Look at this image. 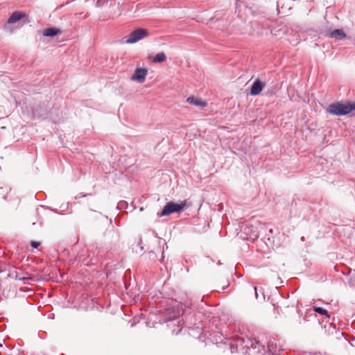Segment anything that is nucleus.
Here are the masks:
<instances>
[{"label": "nucleus", "instance_id": "obj_1", "mask_svg": "<svg viewBox=\"0 0 355 355\" xmlns=\"http://www.w3.org/2000/svg\"><path fill=\"white\" fill-rule=\"evenodd\" d=\"M354 110H355V101L336 102L330 104L327 108L328 113L338 116L349 114Z\"/></svg>", "mask_w": 355, "mask_h": 355}, {"label": "nucleus", "instance_id": "obj_2", "mask_svg": "<svg viewBox=\"0 0 355 355\" xmlns=\"http://www.w3.org/2000/svg\"><path fill=\"white\" fill-rule=\"evenodd\" d=\"M148 35V32L144 28H138L132 31L128 36L126 43L133 44Z\"/></svg>", "mask_w": 355, "mask_h": 355}, {"label": "nucleus", "instance_id": "obj_3", "mask_svg": "<svg viewBox=\"0 0 355 355\" xmlns=\"http://www.w3.org/2000/svg\"><path fill=\"white\" fill-rule=\"evenodd\" d=\"M186 202H182L180 204L174 203L173 202H168L163 208V210L160 214L161 216H168L173 212L179 211L185 207Z\"/></svg>", "mask_w": 355, "mask_h": 355}, {"label": "nucleus", "instance_id": "obj_4", "mask_svg": "<svg viewBox=\"0 0 355 355\" xmlns=\"http://www.w3.org/2000/svg\"><path fill=\"white\" fill-rule=\"evenodd\" d=\"M148 73V70L144 68H137L135 69L134 74L131 77V80L137 81L139 83H143Z\"/></svg>", "mask_w": 355, "mask_h": 355}, {"label": "nucleus", "instance_id": "obj_5", "mask_svg": "<svg viewBox=\"0 0 355 355\" xmlns=\"http://www.w3.org/2000/svg\"><path fill=\"white\" fill-rule=\"evenodd\" d=\"M26 16V14L22 12H19V11L14 12L10 15V17L8 18V22L4 26V29L9 31L10 32V28L9 24H14L17 21H19L22 18L25 17Z\"/></svg>", "mask_w": 355, "mask_h": 355}, {"label": "nucleus", "instance_id": "obj_6", "mask_svg": "<svg viewBox=\"0 0 355 355\" xmlns=\"http://www.w3.org/2000/svg\"><path fill=\"white\" fill-rule=\"evenodd\" d=\"M27 274H24L22 270L14 268L9 273L8 276L16 280H25L29 279Z\"/></svg>", "mask_w": 355, "mask_h": 355}, {"label": "nucleus", "instance_id": "obj_7", "mask_svg": "<svg viewBox=\"0 0 355 355\" xmlns=\"http://www.w3.org/2000/svg\"><path fill=\"white\" fill-rule=\"evenodd\" d=\"M265 84L261 83L259 79L256 80L250 89V94L252 96H257L261 93Z\"/></svg>", "mask_w": 355, "mask_h": 355}, {"label": "nucleus", "instance_id": "obj_8", "mask_svg": "<svg viewBox=\"0 0 355 355\" xmlns=\"http://www.w3.org/2000/svg\"><path fill=\"white\" fill-rule=\"evenodd\" d=\"M187 102L189 104H192L195 106H198L201 107H206L207 105V103L206 101H202L200 98H196L195 96H190L187 99Z\"/></svg>", "mask_w": 355, "mask_h": 355}, {"label": "nucleus", "instance_id": "obj_9", "mask_svg": "<svg viewBox=\"0 0 355 355\" xmlns=\"http://www.w3.org/2000/svg\"><path fill=\"white\" fill-rule=\"evenodd\" d=\"M329 37L336 38L338 40H343L346 37L345 33L341 29H337L330 33Z\"/></svg>", "mask_w": 355, "mask_h": 355}, {"label": "nucleus", "instance_id": "obj_10", "mask_svg": "<svg viewBox=\"0 0 355 355\" xmlns=\"http://www.w3.org/2000/svg\"><path fill=\"white\" fill-rule=\"evenodd\" d=\"M61 33V31L56 28H49L44 31V36L52 37Z\"/></svg>", "mask_w": 355, "mask_h": 355}, {"label": "nucleus", "instance_id": "obj_11", "mask_svg": "<svg viewBox=\"0 0 355 355\" xmlns=\"http://www.w3.org/2000/svg\"><path fill=\"white\" fill-rule=\"evenodd\" d=\"M166 59V56L164 53L157 54L153 59V62H162Z\"/></svg>", "mask_w": 355, "mask_h": 355}, {"label": "nucleus", "instance_id": "obj_12", "mask_svg": "<svg viewBox=\"0 0 355 355\" xmlns=\"http://www.w3.org/2000/svg\"><path fill=\"white\" fill-rule=\"evenodd\" d=\"M313 311H314L315 313H319V314H321V315H325V316H327V318H329V314H328V311H327L326 309H323V308H322V307L316 306H314L313 307Z\"/></svg>", "mask_w": 355, "mask_h": 355}, {"label": "nucleus", "instance_id": "obj_13", "mask_svg": "<svg viewBox=\"0 0 355 355\" xmlns=\"http://www.w3.org/2000/svg\"><path fill=\"white\" fill-rule=\"evenodd\" d=\"M8 194V191L6 189L0 187V197L2 198H6Z\"/></svg>", "mask_w": 355, "mask_h": 355}, {"label": "nucleus", "instance_id": "obj_14", "mask_svg": "<svg viewBox=\"0 0 355 355\" xmlns=\"http://www.w3.org/2000/svg\"><path fill=\"white\" fill-rule=\"evenodd\" d=\"M40 245V243L38 241H33L31 243V245L34 248H37V247Z\"/></svg>", "mask_w": 355, "mask_h": 355}, {"label": "nucleus", "instance_id": "obj_15", "mask_svg": "<svg viewBox=\"0 0 355 355\" xmlns=\"http://www.w3.org/2000/svg\"><path fill=\"white\" fill-rule=\"evenodd\" d=\"M272 346V341H270V342L268 343V348H269V350H270V352H272V353L276 352V351H275V350H274V349H271Z\"/></svg>", "mask_w": 355, "mask_h": 355}, {"label": "nucleus", "instance_id": "obj_16", "mask_svg": "<svg viewBox=\"0 0 355 355\" xmlns=\"http://www.w3.org/2000/svg\"><path fill=\"white\" fill-rule=\"evenodd\" d=\"M254 291H255L256 296L257 297L258 294H257V287H254Z\"/></svg>", "mask_w": 355, "mask_h": 355}]
</instances>
